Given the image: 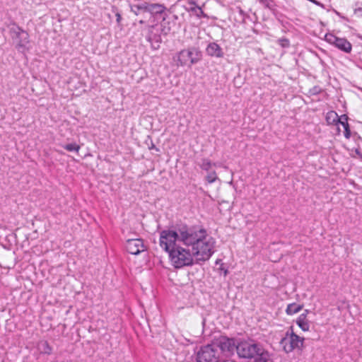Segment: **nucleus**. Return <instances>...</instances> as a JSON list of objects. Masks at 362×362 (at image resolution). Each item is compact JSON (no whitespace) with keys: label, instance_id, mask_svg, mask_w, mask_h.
<instances>
[{"label":"nucleus","instance_id":"1","mask_svg":"<svg viewBox=\"0 0 362 362\" xmlns=\"http://www.w3.org/2000/svg\"><path fill=\"white\" fill-rule=\"evenodd\" d=\"M160 246L175 268L205 262L215 252L216 240L202 227L175 226L160 233Z\"/></svg>","mask_w":362,"mask_h":362},{"label":"nucleus","instance_id":"2","mask_svg":"<svg viewBox=\"0 0 362 362\" xmlns=\"http://www.w3.org/2000/svg\"><path fill=\"white\" fill-rule=\"evenodd\" d=\"M202 57L201 52L195 47L184 49L177 52L173 57L177 66H191L197 63Z\"/></svg>","mask_w":362,"mask_h":362},{"label":"nucleus","instance_id":"3","mask_svg":"<svg viewBox=\"0 0 362 362\" xmlns=\"http://www.w3.org/2000/svg\"><path fill=\"white\" fill-rule=\"evenodd\" d=\"M236 351L241 358H252L257 356H260L262 349L253 340L247 339L237 343Z\"/></svg>","mask_w":362,"mask_h":362},{"label":"nucleus","instance_id":"4","mask_svg":"<svg viewBox=\"0 0 362 362\" xmlns=\"http://www.w3.org/2000/svg\"><path fill=\"white\" fill-rule=\"evenodd\" d=\"M217 351L220 353L221 360L225 361L227 358L233 355L236 351L237 343L233 339L226 337H221L213 342Z\"/></svg>","mask_w":362,"mask_h":362},{"label":"nucleus","instance_id":"5","mask_svg":"<svg viewBox=\"0 0 362 362\" xmlns=\"http://www.w3.org/2000/svg\"><path fill=\"white\" fill-rule=\"evenodd\" d=\"M304 338L294 333L293 327H290L285 336L281 340V344L286 353L294 349H300L303 346Z\"/></svg>","mask_w":362,"mask_h":362},{"label":"nucleus","instance_id":"6","mask_svg":"<svg viewBox=\"0 0 362 362\" xmlns=\"http://www.w3.org/2000/svg\"><path fill=\"white\" fill-rule=\"evenodd\" d=\"M11 33L13 39L16 41V47L21 52L29 49V34L18 26H13L11 28Z\"/></svg>","mask_w":362,"mask_h":362},{"label":"nucleus","instance_id":"7","mask_svg":"<svg viewBox=\"0 0 362 362\" xmlns=\"http://www.w3.org/2000/svg\"><path fill=\"white\" fill-rule=\"evenodd\" d=\"M221 355L214 344L202 346L197 352V362H218Z\"/></svg>","mask_w":362,"mask_h":362},{"label":"nucleus","instance_id":"8","mask_svg":"<svg viewBox=\"0 0 362 362\" xmlns=\"http://www.w3.org/2000/svg\"><path fill=\"white\" fill-rule=\"evenodd\" d=\"M325 40L346 53H350L352 49L351 44L346 39L338 37L332 33H327Z\"/></svg>","mask_w":362,"mask_h":362},{"label":"nucleus","instance_id":"9","mask_svg":"<svg viewBox=\"0 0 362 362\" xmlns=\"http://www.w3.org/2000/svg\"><path fill=\"white\" fill-rule=\"evenodd\" d=\"M126 249L132 255H138L145 250V246L141 239H129L126 243Z\"/></svg>","mask_w":362,"mask_h":362},{"label":"nucleus","instance_id":"10","mask_svg":"<svg viewBox=\"0 0 362 362\" xmlns=\"http://www.w3.org/2000/svg\"><path fill=\"white\" fill-rule=\"evenodd\" d=\"M136 8L137 10H142L144 11L148 12L152 15H157L163 13L165 9V7L163 4H160L144 3L137 6Z\"/></svg>","mask_w":362,"mask_h":362},{"label":"nucleus","instance_id":"11","mask_svg":"<svg viewBox=\"0 0 362 362\" xmlns=\"http://www.w3.org/2000/svg\"><path fill=\"white\" fill-rule=\"evenodd\" d=\"M206 53L211 57L220 58L223 56L222 49L218 44L215 42L209 43L206 49Z\"/></svg>","mask_w":362,"mask_h":362},{"label":"nucleus","instance_id":"12","mask_svg":"<svg viewBox=\"0 0 362 362\" xmlns=\"http://www.w3.org/2000/svg\"><path fill=\"white\" fill-rule=\"evenodd\" d=\"M308 313V311L306 310L305 313L300 315L296 320V324L304 332H307L310 329V323L306 317Z\"/></svg>","mask_w":362,"mask_h":362},{"label":"nucleus","instance_id":"13","mask_svg":"<svg viewBox=\"0 0 362 362\" xmlns=\"http://www.w3.org/2000/svg\"><path fill=\"white\" fill-rule=\"evenodd\" d=\"M341 124L342 127L344 128V136L346 139H349L351 136V132L349 129V125L348 123V117L346 115H341L338 119V125Z\"/></svg>","mask_w":362,"mask_h":362},{"label":"nucleus","instance_id":"14","mask_svg":"<svg viewBox=\"0 0 362 362\" xmlns=\"http://www.w3.org/2000/svg\"><path fill=\"white\" fill-rule=\"evenodd\" d=\"M302 305L299 304L291 303L288 305L286 310V313L289 315H292L293 314L298 313L302 309Z\"/></svg>","mask_w":362,"mask_h":362},{"label":"nucleus","instance_id":"15","mask_svg":"<svg viewBox=\"0 0 362 362\" xmlns=\"http://www.w3.org/2000/svg\"><path fill=\"white\" fill-rule=\"evenodd\" d=\"M339 118L340 117H339L337 114L334 111L329 112L326 117L327 122L329 124H333L336 125H338V119H339Z\"/></svg>","mask_w":362,"mask_h":362},{"label":"nucleus","instance_id":"16","mask_svg":"<svg viewBox=\"0 0 362 362\" xmlns=\"http://www.w3.org/2000/svg\"><path fill=\"white\" fill-rule=\"evenodd\" d=\"M199 165L202 170L209 171L212 168V166H216V164L215 163H211L209 159L204 158L202 159Z\"/></svg>","mask_w":362,"mask_h":362},{"label":"nucleus","instance_id":"17","mask_svg":"<svg viewBox=\"0 0 362 362\" xmlns=\"http://www.w3.org/2000/svg\"><path fill=\"white\" fill-rule=\"evenodd\" d=\"M63 148L68 151H76L77 153L80 150V146H78V144H76L75 143L64 145Z\"/></svg>","mask_w":362,"mask_h":362},{"label":"nucleus","instance_id":"18","mask_svg":"<svg viewBox=\"0 0 362 362\" xmlns=\"http://www.w3.org/2000/svg\"><path fill=\"white\" fill-rule=\"evenodd\" d=\"M218 179L217 175L215 171H211L208 173L206 180L209 183H213Z\"/></svg>","mask_w":362,"mask_h":362},{"label":"nucleus","instance_id":"19","mask_svg":"<svg viewBox=\"0 0 362 362\" xmlns=\"http://www.w3.org/2000/svg\"><path fill=\"white\" fill-rule=\"evenodd\" d=\"M138 6V5L132 6H131V11H132V13H134L136 16H138V15H139V11H140V10H137V8H136V6Z\"/></svg>","mask_w":362,"mask_h":362},{"label":"nucleus","instance_id":"20","mask_svg":"<svg viewBox=\"0 0 362 362\" xmlns=\"http://www.w3.org/2000/svg\"><path fill=\"white\" fill-rule=\"evenodd\" d=\"M260 3L263 4L264 5L268 6L270 4V0H259Z\"/></svg>","mask_w":362,"mask_h":362},{"label":"nucleus","instance_id":"21","mask_svg":"<svg viewBox=\"0 0 362 362\" xmlns=\"http://www.w3.org/2000/svg\"><path fill=\"white\" fill-rule=\"evenodd\" d=\"M116 17H117V22L118 23H120V21H121V20H122V16H121V15H120L119 13H116Z\"/></svg>","mask_w":362,"mask_h":362},{"label":"nucleus","instance_id":"22","mask_svg":"<svg viewBox=\"0 0 362 362\" xmlns=\"http://www.w3.org/2000/svg\"><path fill=\"white\" fill-rule=\"evenodd\" d=\"M45 344V346H46V347H47V349H48L47 351H46V352H47V354H50V352H51V348L49 346L48 344H47V342H45V344Z\"/></svg>","mask_w":362,"mask_h":362},{"label":"nucleus","instance_id":"23","mask_svg":"<svg viewBox=\"0 0 362 362\" xmlns=\"http://www.w3.org/2000/svg\"><path fill=\"white\" fill-rule=\"evenodd\" d=\"M139 23H140L141 24H142V23H144V21L141 20V21H139Z\"/></svg>","mask_w":362,"mask_h":362}]
</instances>
